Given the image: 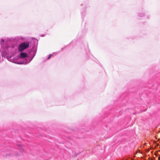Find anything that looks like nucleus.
<instances>
[{"instance_id": "f257e3e1", "label": "nucleus", "mask_w": 160, "mask_h": 160, "mask_svg": "<svg viewBox=\"0 0 160 160\" xmlns=\"http://www.w3.org/2000/svg\"><path fill=\"white\" fill-rule=\"evenodd\" d=\"M29 45L28 42H24L21 43L18 47V50L20 52H22L25 49L28 48Z\"/></svg>"}, {"instance_id": "f03ea898", "label": "nucleus", "mask_w": 160, "mask_h": 160, "mask_svg": "<svg viewBox=\"0 0 160 160\" xmlns=\"http://www.w3.org/2000/svg\"><path fill=\"white\" fill-rule=\"evenodd\" d=\"M20 57L22 58H24L28 57V54L25 52H21L20 54Z\"/></svg>"}, {"instance_id": "7ed1b4c3", "label": "nucleus", "mask_w": 160, "mask_h": 160, "mask_svg": "<svg viewBox=\"0 0 160 160\" xmlns=\"http://www.w3.org/2000/svg\"><path fill=\"white\" fill-rule=\"evenodd\" d=\"M51 56V55H50L49 56L48 58V59H49L50 58Z\"/></svg>"}, {"instance_id": "20e7f679", "label": "nucleus", "mask_w": 160, "mask_h": 160, "mask_svg": "<svg viewBox=\"0 0 160 160\" xmlns=\"http://www.w3.org/2000/svg\"><path fill=\"white\" fill-rule=\"evenodd\" d=\"M159 160H160V157L159 158Z\"/></svg>"}]
</instances>
